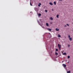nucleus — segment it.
I'll return each instance as SVG.
<instances>
[{"label":"nucleus","mask_w":73,"mask_h":73,"mask_svg":"<svg viewBox=\"0 0 73 73\" xmlns=\"http://www.w3.org/2000/svg\"><path fill=\"white\" fill-rule=\"evenodd\" d=\"M54 5H56V1L54 2Z\"/></svg>","instance_id":"nucleus-11"},{"label":"nucleus","mask_w":73,"mask_h":73,"mask_svg":"<svg viewBox=\"0 0 73 73\" xmlns=\"http://www.w3.org/2000/svg\"><path fill=\"white\" fill-rule=\"evenodd\" d=\"M45 12H48V11H47V10H45Z\"/></svg>","instance_id":"nucleus-22"},{"label":"nucleus","mask_w":73,"mask_h":73,"mask_svg":"<svg viewBox=\"0 0 73 73\" xmlns=\"http://www.w3.org/2000/svg\"><path fill=\"white\" fill-rule=\"evenodd\" d=\"M68 47H69H69H70V45H69V44H68Z\"/></svg>","instance_id":"nucleus-23"},{"label":"nucleus","mask_w":73,"mask_h":73,"mask_svg":"<svg viewBox=\"0 0 73 73\" xmlns=\"http://www.w3.org/2000/svg\"><path fill=\"white\" fill-rule=\"evenodd\" d=\"M49 4H50V5H53V3H52V2H50Z\"/></svg>","instance_id":"nucleus-4"},{"label":"nucleus","mask_w":73,"mask_h":73,"mask_svg":"<svg viewBox=\"0 0 73 73\" xmlns=\"http://www.w3.org/2000/svg\"><path fill=\"white\" fill-rule=\"evenodd\" d=\"M68 63H69V62H68Z\"/></svg>","instance_id":"nucleus-28"},{"label":"nucleus","mask_w":73,"mask_h":73,"mask_svg":"<svg viewBox=\"0 0 73 73\" xmlns=\"http://www.w3.org/2000/svg\"><path fill=\"white\" fill-rule=\"evenodd\" d=\"M55 55H57V54H58V53L57 52H55Z\"/></svg>","instance_id":"nucleus-16"},{"label":"nucleus","mask_w":73,"mask_h":73,"mask_svg":"<svg viewBox=\"0 0 73 73\" xmlns=\"http://www.w3.org/2000/svg\"><path fill=\"white\" fill-rule=\"evenodd\" d=\"M56 52H57L58 51V49H56Z\"/></svg>","instance_id":"nucleus-21"},{"label":"nucleus","mask_w":73,"mask_h":73,"mask_svg":"<svg viewBox=\"0 0 73 73\" xmlns=\"http://www.w3.org/2000/svg\"><path fill=\"white\" fill-rule=\"evenodd\" d=\"M59 1H62V0H59Z\"/></svg>","instance_id":"nucleus-24"},{"label":"nucleus","mask_w":73,"mask_h":73,"mask_svg":"<svg viewBox=\"0 0 73 73\" xmlns=\"http://www.w3.org/2000/svg\"><path fill=\"white\" fill-rule=\"evenodd\" d=\"M56 31H59V29H58V28H57L56 29Z\"/></svg>","instance_id":"nucleus-6"},{"label":"nucleus","mask_w":73,"mask_h":73,"mask_svg":"<svg viewBox=\"0 0 73 73\" xmlns=\"http://www.w3.org/2000/svg\"><path fill=\"white\" fill-rule=\"evenodd\" d=\"M50 19L51 20H53V18H52V17H50Z\"/></svg>","instance_id":"nucleus-5"},{"label":"nucleus","mask_w":73,"mask_h":73,"mask_svg":"<svg viewBox=\"0 0 73 73\" xmlns=\"http://www.w3.org/2000/svg\"><path fill=\"white\" fill-rule=\"evenodd\" d=\"M58 37H61V35H58Z\"/></svg>","instance_id":"nucleus-10"},{"label":"nucleus","mask_w":73,"mask_h":73,"mask_svg":"<svg viewBox=\"0 0 73 73\" xmlns=\"http://www.w3.org/2000/svg\"><path fill=\"white\" fill-rule=\"evenodd\" d=\"M69 40H70V41H72V38H69Z\"/></svg>","instance_id":"nucleus-8"},{"label":"nucleus","mask_w":73,"mask_h":73,"mask_svg":"<svg viewBox=\"0 0 73 73\" xmlns=\"http://www.w3.org/2000/svg\"><path fill=\"white\" fill-rule=\"evenodd\" d=\"M62 65H63V66H64V68H65V67H66V64H63Z\"/></svg>","instance_id":"nucleus-3"},{"label":"nucleus","mask_w":73,"mask_h":73,"mask_svg":"<svg viewBox=\"0 0 73 73\" xmlns=\"http://www.w3.org/2000/svg\"><path fill=\"white\" fill-rule=\"evenodd\" d=\"M58 16H59L58 15H56V17H57V18H58L59 17Z\"/></svg>","instance_id":"nucleus-17"},{"label":"nucleus","mask_w":73,"mask_h":73,"mask_svg":"<svg viewBox=\"0 0 73 73\" xmlns=\"http://www.w3.org/2000/svg\"><path fill=\"white\" fill-rule=\"evenodd\" d=\"M48 31H52V29H50L48 28Z\"/></svg>","instance_id":"nucleus-9"},{"label":"nucleus","mask_w":73,"mask_h":73,"mask_svg":"<svg viewBox=\"0 0 73 73\" xmlns=\"http://www.w3.org/2000/svg\"><path fill=\"white\" fill-rule=\"evenodd\" d=\"M68 38H70V35H68Z\"/></svg>","instance_id":"nucleus-18"},{"label":"nucleus","mask_w":73,"mask_h":73,"mask_svg":"<svg viewBox=\"0 0 73 73\" xmlns=\"http://www.w3.org/2000/svg\"><path fill=\"white\" fill-rule=\"evenodd\" d=\"M41 5V3H39V4L38 5V6L39 7H40Z\"/></svg>","instance_id":"nucleus-15"},{"label":"nucleus","mask_w":73,"mask_h":73,"mask_svg":"<svg viewBox=\"0 0 73 73\" xmlns=\"http://www.w3.org/2000/svg\"><path fill=\"white\" fill-rule=\"evenodd\" d=\"M52 11H53V9H52Z\"/></svg>","instance_id":"nucleus-25"},{"label":"nucleus","mask_w":73,"mask_h":73,"mask_svg":"<svg viewBox=\"0 0 73 73\" xmlns=\"http://www.w3.org/2000/svg\"><path fill=\"white\" fill-rule=\"evenodd\" d=\"M58 46L59 47V48L60 50H61V45H60V44H58Z\"/></svg>","instance_id":"nucleus-1"},{"label":"nucleus","mask_w":73,"mask_h":73,"mask_svg":"<svg viewBox=\"0 0 73 73\" xmlns=\"http://www.w3.org/2000/svg\"><path fill=\"white\" fill-rule=\"evenodd\" d=\"M66 52H65V53H63V55H66Z\"/></svg>","instance_id":"nucleus-13"},{"label":"nucleus","mask_w":73,"mask_h":73,"mask_svg":"<svg viewBox=\"0 0 73 73\" xmlns=\"http://www.w3.org/2000/svg\"><path fill=\"white\" fill-rule=\"evenodd\" d=\"M67 25L68 26V27H69V24H66V25H64V28H65V27H66V26Z\"/></svg>","instance_id":"nucleus-2"},{"label":"nucleus","mask_w":73,"mask_h":73,"mask_svg":"<svg viewBox=\"0 0 73 73\" xmlns=\"http://www.w3.org/2000/svg\"><path fill=\"white\" fill-rule=\"evenodd\" d=\"M43 28H44V27H42Z\"/></svg>","instance_id":"nucleus-27"},{"label":"nucleus","mask_w":73,"mask_h":73,"mask_svg":"<svg viewBox=\"0 0 73 73\" xmlns=\"http://www.w3.org/2000/svg\"><path fill=\"white\" fill-rule=\"evenodd\" d=\"M30 5H31V6H33V5H32V4L31 3V2L30 3Z\"/></svg>","instance_id":"nucleus-20"},{"label":"nucleus","mask_w":73,"mask_h":73,"mask_svg":"<svg viewBox=\"0 0 73 73\" xmlns=\"http://www.w3.org/2000/svg\"><path fill=\"white\" fill-rule=\"evenodd\" d=\"M38 16H41V14L40 13H39L38 14Z\"/></svg>","instance_id":"nucleus-14"},{"label":"nucleus","mask_w":73,"mask_h":73,"mask_svg":"<svg viewBox=\"0 0 73 73\" xmlns=\"http://www.w3.org/2000/svg\"><path fill=\"white\" fill-rule=\"evenodd\" d=\"M70 58V56H68V58Z\"/></svg>","instance_id":"nucleus-19"},{"label":"nucleus","mask_w":73,"mask_h":73,"mask_svg":"<svg viewBox=\"0 0 73 73\" xmlns=\"http://www.w3.org/2000/svg\"><path fill=\"white\" fill-rule=\"evenodd\" d=\"M70 71H69L67 72V73H70Z\"/></svg>","instance_id":"nucleus-12"},{"label":"nucleus","mask_w":73,"mask_h":73,"mask_svg":"<svg viewBox=\"0 0 73 73\" xmlns=\"http://www.w3.org/2000/svg\"><path fill=\"white\" fill-rule=\"evenodd\" d=\"M46 25L47 27H48V26H49V24H48V23H46Z\"/></svg>","instance_id":"nucleus-7"},{"label":"nucleus","mask_w":73,"mask_h":73,"mask_svg":"<svg viewBox=\"0 0 73 73\" xmlns=\"http://www.w3.org/2000/svg\"><path fill=\"white\" fill-rule=\"evenodd\" d=\"M51 23V24H52V22H51V23Z\"/></svg>","instance_id":"nucleus-26"}]
</instances>
